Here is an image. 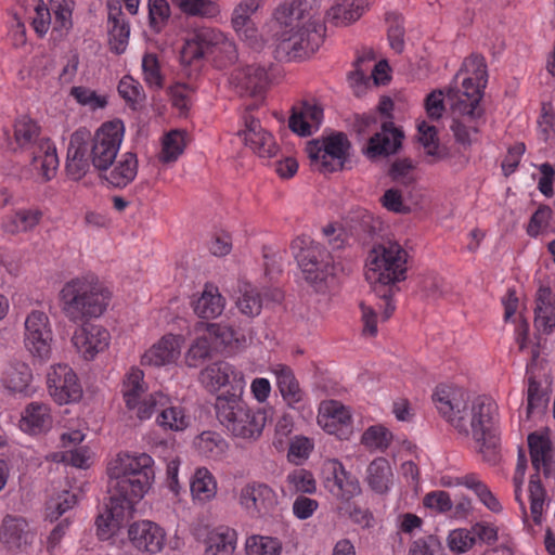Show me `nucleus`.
<instances>
[{
  "instance_id": "1",
  "label": "nucleus",
  "mask_w": 555,
  "mask_h": 555,
  "mask_svg": "<svg viewBox=\"0 0 555 555\" xmlns=\"http://www.w3.org/2000/svg\"><path fill=\"white\" fill-rule=\"evenodd\" d=\"M463 73L467 76L463 78L461 88H450L448 98L453 113L462 116V119H454L451 125L454 138L463 146H469L478 132V126L470 124L482 116L479 102L487 85L485 59L480 55H470L463 62L457 76Z\"/></svg>"
},
{
  "instance_id": "2",
  "label": "nucleus",
  "mask_w": 555,
  "mask_h": 555,
  "mask_svg": "<svg viewBox=\"0 0 555 555\" xmlns=\"http://www.w3.org/2000/svg\"><path fill=\"white\" fill-rule=\"evenodd\" d=\"M106 474L109 493L134 505L153 487L155 461L145 452L121 451L107 462Z\"/></svg>"
},
{
  "instance_id": "3",
  "label": "nucleus",
  "mask_w": 555,
  "mask_h": 555,
  "mask_svg": "<svg viewBox=\"0 0 555 555\" xmlns=\"http://www.w3.org/2000/svg\"><path fill=\"white\" fill-rule=\"evenodd\" d=\"M109 299L111 293L94 275L72 279L60 292L62 312L70 322L101 317Z\"/></svg>"
},
{
  "instance_id": "4",
  "label": "nucleus",
  "mask_w": 555,
  "mask_h": 555,
  "mask_svg": "<svg viewBox=\"0 0 555 555\" xmlns=\"http://www.w3.org/2000/svg\"><path fill=\"white\" fill-rule=\"evenodd\" d=\"M496 412V403L491 398L486 396L469 398L462 415L467 428L456 430L460 435L473 437L475 449L488 463H495L498 460L499 438L494 431Z\"/></svg>"
},
{
  "instance_id": "5",
  "label": "nucleus",
  "mask_w": 555,
  "mask_h": 555,
  "mask_svg": "<svg viewBox=\"0 0 555 555\" xmlns=\"http://www.w3.org/2000/svg\"><path fill=\"white\" fill-rule=\"evenodd\" d=\"M289 21L280 35L278 51L288 59H299L314 53L323 41L324 25L321 18L298 8L288 9Z\"/></svg>"
},
{
  "instance_id": "6",
  "label": "nucleus",
  "mask_w": 555,
  "mask_h": 555,
  "mask_svg": "<svg viewBox=\"0 0 555 555\" xmlns=\"http://www.w3.org/2000/svg\"><path fill=\"white\" fill-rule=\"evenodd\" d=\"M216 414L219 422L234 437L257 440L266 426V412L250 408L240 396L227 393L217 397Z\"/></svg>"
},
{
  "instance_id": "7",
  "label": "nucleus",
  "mask_w": 555,
  "mask_h": 555,
  "mask_svg": "<svg viewBox=\"0 0 555 555\" xmlns=\"http://www.w3.org/2000/svg\"><path fill=\"white\" fill-rule=\"evenodd\" d=\"M41 128L34 119L23 116L14 122L13 140L9 141V147L17 149L35 147L33 165L40 172L43 180H51L59 168L56 147L49 138H41Z\"/></svg>"
},
{
  "instance_id": "8",
  "label": "nucleus",
  "mask_w": 555,
  "mask_h": 555,
  "mask_svg": "<svg viewBox=\"0 0 555 555\" xmlns=\"http://www.w3.org/2000/svg\"><path fill=\"white\" fill-rule=\"evenodd\" d=\"M406 257L401 245L392 241L379 244L370 251L365 278L374 292L405 279Z\"/></svg>"
},
{
  "instance_id": "9",
  "label": "nucleus",
  "mask_w": 555,
  "mask_h": 555,
  "mask_svg": "<svg viewBox=\"0 0 555 555\" xmlns=\"http://www.w3.org/2000/svg\"><path fill=\"white\" fill-rule=\"evenodd\" d=\"M291 249L305 280L315 289L322 291L336 273L337 268L332 254L308 236L295 238Z\"/></svg>"
},
{
  "instance_id": "10",
  "label": "nucleus",
  "mask_w": 555,
  "mask_h": 555,
  "mask_svg": "<svg viewBox=\"0 0 555 555\" xmlns=\"http://www.w3.org/2000/svg\"><path fill=\"white\" fill-rule=\"evenodd\" d=\"M215 52L223 54L229 62L237 59L235 42L220 29L205 25H195L188 29L181 50L183 63L192 64Z\"/></svg>"
},
{
  "instance_id": "11",
  "label": "nucleus",
  "mask_w": 555,
  "mask_h": 555,
  "mask_svg": "<svg viewBox=\"0 0 555 555\" xmlns=\"http://www.w3.org/2000/svg\"><path fill=\"white\" fill-rule=\"evenodd\" d=\"M125 134L120 119L102 124L90 140V162L95 170L107 171L116 160Z\"/></svg>"
},
{
  "instance_id": "12",
  "label": "nucleus",
  "mask_w": 555,
  "mask_h": 555,
  "mask_svg": "<svg viewBox=\"0 0 555 555\" xmlns=\"http://www.w3.org/2000/svg\"><path fill=\"white\" fill-rule=\"evenodd\" d=\"M349 149L350 143L346 134L338 132L308 142L306 152L314 169L321 172H333L343 168Z\"/></svg>"
},
{
  "instance_id": "13",
  "label": "nucleus",
  "mask_w": 555,
  "mask_h": 555,
  "mask_svg": "<svg viewBox=\"0 0 555 555\" xmlns=\"http://www.w3.org/2000/svg\"><path fill=\"white\" fill-rule=\"evenodd\" d=\"M145 391L144 373L138 367H132L124 380L122 395L127 408L135 411L137 417L141 421L150 418L155 406H164L168 402V396L163 392H154L142 399Z\"/></svg>"
},
{
  "instance_id": "14",
  "label": "nucleus",
  "mask_w": 555,
  "mask_h": 555,
  "mask_svg": "<svg viewBox=\"0 0 555 555\" xmlns=\"http://www.w3.org/2000/svg\"><path fill=\"white\" fill-rule=\"evenodd\" d=\"M238 505L251 518H266L273 514L279 495L273 488L260 481L245 483L237 496Z\"/></svg>"
},
{
  "instance_id": "15",
  "label": "nucleus",
  "mask_w": 555,
  "mask_h": 555,
  "mask_svg": "<svg viewBox=\"0 0 555 555\" xmlns=\"http://www.w3.org/2000/svg\"><path fill=\"white\" fill-rule=\"evenodd\" d=\"M469 395L462 388L439 385L433 393V402L439 415L455 430H466L463 413L469 400Z\"/></svg>"
},
{
  "instance_id": "16",
  "label": "nucleus",
  "mask_w": 555,
  "mask_h": 555,
  "mask_svg": "<svg viewBox=\"0 0 555 555\" xmlns=\"http://www.w3.org/2000/svg\"><path fill=\"white\" fill-rule=\"evenodd\" d=\"M50 397L60 405L77 402L82 397V386L75 371L67 364H54L47 373Z\"/></svg>"
},
{
  "instance_id": "17",
  "label": "nucleus",
  "mask_w": 555,
  "mask_h": 555,
  "mask_svg": "<svg viewBox=\"0 0 555 555\" xmlns=\"http://www.w3.org/2000/svg\"><path fill=\"white\" fill-rule=\"evenodd\" d=\"M24 325L26 349L40 359L49 358L53 334L48 315L42 311L34 310L26 317Z\"/></svg>"
},
{
  "instance_id": "18",
  "label": "nucleus",
  "mask_w": 555,
  "mask_h": 555,
  "mask_svg": "<svg viewBox=\"0 0 555 555\" xmlns=\"http://www.w3.org/2000/svg\"><path fill=\"white\" fill-rule=\"evenodd\" d=\"M322 479L325 489L338 500L349 501L361 493L357 478L347 472L338 460L324 461Z\"/></svg>"
},
{
  "instance_id": "19",
  "label": "nucleus",
  "mask_w": 555,
  "mask_h": 555,
  "mask_svg": "<svg viewBox=\"0 0 555 555\" xmlns=\"http://www.w3.org/2000/svg\"><path fill=\"white\" fill-rule=\"evenodd\" d=\"M256 106V103L246 106V113L242 117L243 129L237 134L259 157L271 158L276 155L278 145L273 135L262 128L257 118L249 114Z\"/></svg>"
},
{
  "instance_id": "20",
  "label": "nucleus",
  "mask_w": 555,
  "mask_h": 555,
  "mask_svg": "<svg viewBox=\"0 0 555 555\" xmlns=\"http://www.w3.org/2000/svg\"><path fill=\"white\" fill-rule=\"evenodd\" d=\"M109 343V332L101 325L91 323L76 328L72 337L75 350L87 361L93 360L99 353L104 352Z\"/></svg>"
},
{
  "instance_id": "21",
  "label": "nucleus",
  "mask_w": 555,
  "mask_h": 555,
  "mask_svg": "<svg viewBox=\"0 0 555 555\" xmlns=\"http://www.w3.org/2000/svg\"><path fill=\"white\" fill-rule=\"evenodd\" d=\"M318 424L331 435L347 439L352 431V415L348 406L336 400L320 404Z\"/></svg>"
},
{
  "instance_id": "22",
  "label": "nucleus",
  "mask_w": 555,
  "mask_h": 555,
  "mask_svg": "<svg viewBox=\"0 0 555 555\" xmlns=\"http://www.w3.org/2000/svg\"><path fill=\"white\" fill-rule=\"evenodd\" d=\"M133 506L111 494L109 504L99 514L95 520L96 534L101 540L115 535L124 524L131 517Z\"/></svg>"
},
{
  "instance_id": "23",
  "label": "nucleus",
  "mask_w": 555,
  "mask_h": 555,
  "mask_svg": "<svg viewBox=\"0 0 555 555\" xmlns=\"http://www.w3.org/2000/svg\"><path fill=\"white\" fill-rule=\"evenodd\" d=\"M199 382L209 392H217L229 384L242 391L246 384L244 375L225 361L207 365L199 373Z\"/></svg>"
},
{
  "instance_id": "24",
  "label": "nucleus",
  "mask_w": 555,
  "mask_h": 555,
  "mask_svg": "<svg viewBox=\"0 0 555 555\" xmlns=\"http://www.w3.org/2000/svg\"><path fill=\"white\" fill-rule=\"evenodd\" d=\"M128 537L134 548L149 554L162 552L166 544L165 530L151 520L133 522L128 529Z\"/></svg>"
},
{
  "instance_id": "25",
  "label": "nucleus",
  "mask_w": 555,
  "mask_h": 555,
  "mask_svg": "<svg viewBox=\"0 0 555 555\" xmlns=\"http://www.w3.org/2000/svg\"><path fill=\"white\" fill-rule=\"evenodd\" d=\"M89 132L80 128L72 133L66 156V171L74 180L81 179L89 170L90 150L88 147Z\"/></svg>"
},
{
  "instance_id": "26",
  "label": "nucleus",
  "mask_w": 555,
  "mask_h": 555,
  "mask_svg": "<svg viewBox=\"0 0 555 555\" xmlns=\"http://www.w3.org/2000/svg\"><path fill=\"white\" fill-rule=\"evenodd\" d=\"M403 138V131L397 128L392 121H383L380 130L370 138L363 151L364 155L370 159H374L395 154L400 150Z\"/></svg>"
},
{
  "instance_id": "27",
  "label": "nucleus",
  "mask_w": 555,
  "mask_h": 555,
  "mask_svg": "<svg viewBox=\"0 0 555 555\" xmlns=\"http://www.w3.org/2000/svg\"><path fill=\"white\" fill-rule=\"evenodd\" d=\"M231 83L241 95H250L258 100L269 83V76L264 67L248 65L232 74Z\"/></svg>"
},
{
  "instance_id": "28",
  "label": "nucleus",
  "mask_w": 555,
  "mask_h": 555,
  "mask_svg": "<svg viewBox=\"0 0 555 555\" xmlns=\"http://www.w3.org/2000/svg\"><path fill=\"white\" fill-rule=\"evenodd\" d=\"M107 34L111 50L116 54L124 53L129 41L130 26L118 0L107 1Z\"/></svg>"
},
{
  "instance_id": "29",
  "label": "nucleus",
  "mask_w": 555,
  "mask_h": 555,
  "mask_svg": "<svg viewBox=\"0 0 555 555\" xmlns=\"http://www.w3.org/2000/svg\"><path fill=\"white\" fill-rule=\"evenodd\" d=\"M182 339L178 335L168 334L147 349L142 358V365L164 366L175 363L181 354Z\"/></svg>"
},
{
  "instance_id": "30",
  "label": "nucleus",
  "mask_w": 555,
  "mask_h": 555,
  "mask_svg": "<svg viewBox=\"0 0 555 555\" xmlns=\"http://www.w3.org/2000/svg\"><path fill=\"white\" fill-rule=\"evenodd\" d=\"M20 428L29 435L49 431L53 425V416L49 404L34 401L28 403L21 414Z\"/></svg>"
},
{
  "instance_id": "31",
  "label": "nucleus",
  "mask_w": 555,
  "mask_h": 555,
  "mask_svg": "<svg viewBox=\"0 0 555 555\" xmlns=\"http://www.w3.org/2000/svg\"><path fill=\"white\" fill-rule=\"evenodd\" d=\"M322 119V108L306 102L299 108H294L288 125L294 132L306 137L320 128Z\"/></svg>"
},
{
  "instance_id": "32",
  "label": "nucleus",
  "mask_w": 555,
  "mask_h": 555,
  "mask_svg": "<svg viewBox=\"0 0 555 555\" xmlns=\"http://www.w3.org/2000/svg\"><path fill=\"white\" fill-rule=\"evenodd\" d=\"M111 167L105 171V180L115 188H125L137 177V155L132 152H126Z\"/></svg>"
},
{
  "instance_id": "33",
  "label": "nucleus",
  "mask_w": 555,
  "mask_h": 555,
  "mask_svg": "<svg viewBox=\"0 0 555 555\" xmlns=\"http://www.w3.org/2000/svg\"><path fill=\"white\" fill-rule=\"evenodd\" d=\"M534 324L545 333L555 327V295L550 287L541 286L537 292Z\"/></svg>"
},
{
  "instance_id": "34",
  "label": "nucleus",
  "mask_w": 555,
  "mask_h": 555,
  "mask_svg": "<svg viewBox=\"0 0 555 555\" xmlns=\"http://www.w3.org/2000/svg\"><path fill=\"white\" fill-rule=\"evenodd\" d=\"M276 377V385L284 401L289 408H297L304 400L305 392L295 378L293 371L283 364H276L272 367Z\"/></svg>"
},
{
  "instance_id": "35",
  "label": "nucleus",
  "mask_w": 555,
  "mask_h": 555,
  "mask_svg": "<svg viewBox=\"0 0 555 555\" xmlns=\"http://www.w3.org/2000/svg\"><path fill=\"white\" fill-rule=\"evenodd\" d=\"M365 481L375 493H388L393 485V472L389 461L385 457L374 459L367 465Z\"/></svg>"
},
{
  "instance_id": "36",
  "label": "nucleus",
  "mask_w": 555,
  "mask_h": 555,
  "mask_svg": "<svg viewBox=\"0 0 555 555\" xmlns=\"http://www.w3.org/2000/svg\"><path fill=\"white\" fill-rule=\"evenodd\" d=\"M225 307V299L217 286L206 284L201 296L194 300L193 310L201 319H215L221 315Z\"/></svg>"
},
{
  "instance_id": "37",
  "label": "nucleus",
  "mask_w": 555,
  "mask_h": 555,
  "mask_svg": "<svg viewBox=\"0 0 555 555\" xmlns=\"http://www.w3.org/2000/svg\"><path fill=\"white\" fill-rule=\"evenodd\" d=\"M34 534L29 531L27 522L22 518L7 516L2 521L0 540L10 548H22L30 544Z\"/></svg>"
},
{
  "instance_id": "38",
  "label": "nucleus",
  "mask_w": 555,
  "mask_h": 555,
  "mask_svg": "<svg viewBox=\"0 0 555 555\" xmlns=\"http://www.w3.org/2000/svg\"><path fill=\"white\" fill-rule=\"evenodd\" d=\"M236 544V531L229 527H219L208 533L204 555H233Z\"/></svg>"
},
{
  "instance_id": "39",
  "label": "nucleus",
  "mask_w": 555,
  "mask_h": 555,
  "mask_svg": "<svg viewBox=\"0 0 555 555\" xmlns=\"http://www.w3.org/2000/svg\"><path fill=\"white\" fill-rule=\"evenodd\" d=\"M528 446L533 468L548 477L552 472V444L548 437L532 433L528 436Z\"/></svg>"
},
{
  "instance_id": "40",
  "label": "nucleus",
  "mask_w": 555,
  "mask_h": 555,
  "mask_svg": "<svg viewBox=\"0 0 555 555\" xmlns=\"http://www.w3.org/2000/svg\"><path fill=\"white\" fill-rule=\"evenodd\" d=\"M367 4V0H338L327 11L326 20L335 26H347L360 18Z\"/></svg>"
},
{
  "instance_id": "41",
  "label": "nucleus",
  "mask_w": 555,
  "mask_h": 555,
  "mask_svg": "<svg viewBox=\"0 0 555 555\" xmlns=\"http://www.w3.org/2000/svg\"><path fill=\"white\" fill-rule=\"evenodd\" d=\"M171 3L188 17L216 20L221 8L216 0H170Z\"/></svg>"
},
{
  "instance_id": "42",
  "label": "nucleus",
  "mask_w": 555,
  "mask_h": 555,
  "mask_svg": "<svg viewBox=\"0 0 555 555\" xmlns=\"http://www.w3.org/2000/svg\"><path fill=\"white\" fill-rule=\"evenodd\" d=\"M190 490L195 501L206 503L216 496L217 481L206 467H198L191 477Z\"/></svg>"
},
{
  "instance_id": "43",
  "label": "nucleus",
  "mask_w": 555,
  "mask_h": 555,
  "mask_svg": "<svg viewBox=\"0 0 555 555\" xmlns=\"http://www.w3.org/2000/svg\"><path fill=\"white\" fill-rule=\"evenodd\" d=\"M41 217L42 212L39 209H18L4 218L2 228L11 234L27 232L39 223Z\"/></svg>"
},
{
  "instance_id": "44",
  "label": "nucleus",
  "mask_w": 555,
  "mask_h": 555,
  "mask_svg": "<svg viewBox=\"0 0 555 555\" xmlns=\"http://www.w3.org/2000/svg\"><path fill=\"white\" fill-rule=\"evenodd\" d=\"M456 485H461L473 490L480 502L491 512H502V505L498 498L476 474H468L459 478Z\"/></svg>"
},
{
  "instance_id": "45",
  "label": "nucleus",
  "mask_w": 555,
  "mask_h": 555,
  "mask_svg": "<svg viewBox=\"0 0 555 555\" xmlns=\"http://www.w3.org/2000/svg\"><path fill=\"white\" fill-rule=\"evenodd\" d=\"M168 403L169 401L164 406L154 408V412L159 411L156 418L157 424L164 429L184 430L190 424V418L181 406H172Z\"/></svg>"
},
{
  "instance_id": "46",
  "label": "nucleus",
  "mask_w": 555,
  "mask_h": 555,
  "mask_svg": "<svg viewBox=\"0 0 555 555\" xmlns=\"http://www.w3.org/2000/svg\"><path fill=\"white\" fill-rule=\"evenodd\" d=\"M185 138L186 132L178 129L166 133L162 140V150L158 155L159 162L164 164L176 162L185 149Z\"/></svg>"
},
{
  "instance_id": "47",
  "label": "nucleus",
  "mask_w": 555,
  "mask_h": 555,
  "mask_svg": "<svg viewBox=\"0 0 555 555\" xmlns=\"http://www.w3.org/2000/svg\"><path fill=\"white\" fill-rule=\"evenodd\" d=\"M195 338L191 343L185 352L184 359L189 367L199 366L206 359L211 356V341L204 331H197V324L194 327Z\"/></svg>"
},
{
  "instance_id": "48",
  "label": "nucleus",
  "mask_w": 555,
  "mask_h": 555,
  "mask_svg": "<svg viewBox=\"0 0 555 555\" xmlns=\"http://www.w3.org/2000/svg\"><path fill=\"white\" fill-rule=\"evenodd\" d=\"M530 514L532 520L540 525L543 520V513L548 505L547 493L541 483L538 474L532 475L529 481Z\"/></svg>"
},
{
  "instance_id": "49",
  "label": "nucleus",
  "mask_w": 555,
  "mask_h": 555,
  "mask_svg": "<svg viewBox=\"0 0 555 555\" xmlns=\"http://www.w3.org/2000/svg\"><path fill=\"white\" fill-rule=\"evenodd\" d=\"M197 451L206 457L219 459L227 449V441L215 431H204L195 440Z\"/></svg>"
},
{
  "instance_id": "50",
  "label": "nucleus",
  "mask_w": 555,
  "mask_h": 555,
  "mask_svg": "<svg viewBox=\"0 0 555 555\" xmlns=\"http://www.w3.org/2000/svg\"><path fill=\"white\" fill-rule=\"evenodd\" d=\"M31 378L33 374L30 367L25 363H17L5 370L3 384L8 389L14 392H22L26 390Z\"/></svg>"
},
{
  "instance_id": "51",
  "label": "nucleus",
  "mask_w": 555,
  "mask_h": 555,
  "mask_svg": "<svg viewBox=\"0 0 555 555\" xmlns=\"http://www.w3.org/2000/svg\"><path fill=\"white\" fill-rule=\"evenodd\" d=\"M238 293L240 296L236 300L238 310L247 317L258 315L262 308V301L257 288L244 283L240 286Z\"/></svg>"
},
{
  "instance_id": "52",
  "label": "nucleus",
  "mask_w": 555,
  "mask_h": 555,
  "mask_svg": "<svg viewBox=\"0 0 555 555\" xmlns=\"http://www.w3.org/2000/svg\"><path fill=\"white\" fill-rule=\"evenodd\" d=\"M391 440L392 434L382 425L370 426L361 437V443L371 451H385Z\"/></svg>"
},
{
  "instance_id": "53",
  "label": "nucleus",
  "mask_w": 555,
  "mask_h": 555,
  "mask_svg": "<svg viewBox=\"0 0 555 555\" xmlns=\"http://www.w3.org/2000/svg\"><path fill=\"white\" fill-rule=\"evenodd\" d=\"M247 555H281L282 543L272 537L251 535L246 540Z\"/></svg>"
},
{
  "instance_id": "54",
  "label": "nucleus",
  "mask_w": 555,
  "mask_h": 555,
  "mask_svg": "<svg viewBox=\"0 0 555 555\" xmlns=\"http://www.w3.org/2000/svg\"><path fill=\"white\" fill-rule=\"evenodd\" d=\"M149 25L154 33H160L168 24L171 8L168 0H149Z\"/></svg>"
},
{
  "instance_id": "55",
  "label": "nucleus",
  "mask_w": 555,
  "mask_h": 555,
  "mask_svg": "<svg viewBox=\"0 0 555 555\" xmlns=\"http://www.w3.org/2000/svg\"><path fill=\"white\" fill-rule=\"evenodd\" d=\"M77 502L76 494L64 489L53 494L47 502V517L53 521L72 509Z\"/></svg>"
},
{
  "instance_id": "56",
  "label": "nucleus",
  "mask_w": 555,
  "mask_h": 555,
  "mask_svg": "<svg viewBox=\"0 0 555 555\" xmlns=\"http://www.w3.org/2000/svg\"><path fill=\"white\" fill-rule=\"evenodd\" d=\"M197 331H204L208 335L210 341L215 339L223 346H230L232 343L237 341V333L229 325L218 323H197Z\"/></svg>"
},
{
  "instance_id": "57",
  "label": "nucleus",
  "mask_w": 555,
  "mask_h": 555,
  "mask_svg": "<svg viewBox=\"0 0 555 555\" xmlns=\"http://www.w3.org/2000/svg\"><path fill=\"white\" fill-rule=\"evenodd\" d=\"M286 482L292 491L313 494L317 491L315 479L311 472L296 468L287 474Z\"/></svg>"
},
{
  "instance_id": "58",
  "label": "nucleus",
  "mask_w": 555,
  "mask_h": 555,
  "mask_svg": "<svg viewBox=\"0 0 555 555\" xmlns=\"http://www.w3.org/2000/svg\"><path fill=\"white\" fill-rule=\"evenodd\" d=\"M27 9L34 11V15L30 16V20L35 31L40 37L44 36L51 24L50 10L42 0H27Z\"/></svg>"
},
{
  "instance_id": "59",
  "label": "nucleus",
  "mask_w": 555,
  "mask_h": 555,
  "mask_svg": "<svg viewBox=\"0 0 555 555\" xmlns=\"http://www.w3.org/2000/svg\"><path fill=\"white\" fill-rule=\"evenodd\" d=\"M142 72L145 83L152 89H162L164 86V77L160 66L155 54H145L142 59Z\"/></svg>"
},
{
  "instance_id": "60",
  "label": "nucleus",
  "mask_w": 555,
  "mask_h": 555,
  "mask_svg": "<svg viewBox=\"0 0 555 555\" xmlns=\"http://www.w3.org/2000/svg\"><path fill=\"white\" fill-rule=\"evenodd\" d=\"M388 24V40L392 50L401 53L404 49L403 20L396 13H389L386 17Z\"/></svg>"
},
{
  "instance_id": "61",
  "label": "nucleus",
  "mask_w": 555,
  "mask_h": 555,
  "mask_svg": "<svg viewBox=\"0 0 555 555\" xmlns=\"http://www.w3.org/2000/svg\"><path fill=\"white\" fill-rule=\"evenodd\" d=\"M447 543L453 553L461 554L473 547L475 544V537L473 535L472 529H454L448 534Z\"/></svg>"
},
{
  "instance_id": "62",
  "label": "nucleus",
  "mask_w": 555,
  "mask_h": 555,
  "mask_svg": "<svg viewBox=\"0 0 555 555\" xmlns=\"http://www.w3.org/2000/svg\"><path fill=\"white\" fill-rule=\"evenodd\" d=\"M261 7V0H242L232 11L231 26L243 24L255 20V15Z\"/></svg>"
},
{
  "instance_id": "63",
  "label": "nucleus",
  "mask_w": 555,
  "mask_h": 555,
  "mask_svg": "<svg viewBox=\"0 0 555 555\" xmlns=\"http://www.w3.org/2000/svg\"><path fill=\"white\" fill-rule=\"evenodd\" d=\"M552 217V209L546 205H541L530 218L527 227L528 235L531 237H537L539 234L546 231Z\"/></svg>"
},
{
  "instance_id": "64",
  "label": "nucleus",
  "mask_w": 555,
  "mask_h": 555,
  "mask_svg": "<svg viewBox=\"0 0 555 555\" xmlns=\"http://www.w3.org/2000/svg\"><path fill=\"white\" fill-rule=\"evenodd\" d=\"M441 548V542L437 537L426 535L412 542L409 555H437Z\"/></svg>"
}]
</instances>
